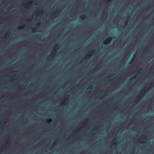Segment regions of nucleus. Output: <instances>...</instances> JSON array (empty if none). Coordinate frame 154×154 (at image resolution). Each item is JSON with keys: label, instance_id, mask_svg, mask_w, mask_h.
Returning <instances> with one entry per match:
<instances>
[{"label": "nucleus", "instance_id": "16", "mask_svg": "<svg viewBox=\"0 0 154 154\" xmlns=\"http://www.w3.org/2000/svg\"><path fill=\"white\" fill-rule=\"evenodd\" d=\"M90 56V55L89 54H88L87 56H86V57H88Z\"/></svg>", "mask_w": 154, "mask_h": 154}, {"label": "nucleus", "instance_id": "19", "mask_svg": "<svg viewBox=\"0 0 154 154\" xmlns=\"http://www.w3.org/2000/svg\"><path fill=\"white\" fill-rule=\"evenodd\" d=\"M135 76H134V77H133L132 78H130V79H134V78H135Z\"/></svg>", "mask_w": 154, "mask_h": 154}, {"label": "nucleus", "instance_id": "5", "mask_svg": "<svg viewBox=\"0 0 154 154\" xmlns=\"http://www.w3.org/2000/svg\"><path fill=\"white\" fill-rule=\"evenodd\" d=\"M85 18V16L84 15H82L80 16V18L82 19H84Z\"/></svg>", "mask_w": 154, "mask_h": 154}, {"label": "nucleus", "instance_id": "14", "mask_svg": "<svg viewBox=\"0 0 154 154\" xmlns=\"http://www.w3.org/2000/svg\"><path fill=\"white\" fill-rule=\"evenodd\" d=\"M73 135L72 134H71V135L69 136L70 137H72Z\"/></svg>", "mask_w": 154, "mask_h": 154}, {"label": "nucleus", "instance_id": "23", "mask_svg": "<svg viewBox=\"0 0 154 154\" xmlns=\"http://www.w3.org/2000/svg\"><path fill=\"white\" fill-rule=\"evenodd\" d=\"M79 127H82V126H80H80H79Z\"/></svg>", "mask_w": 154, "mask_h": 154}, {"label": "nucleus", "instance_id": "28", "mask_svg": "<svg viewBox=\"0 0 154 154\" xmlns=\"http://www.w3.org/2000/svg\"><path fill=\"white\" fill-rule=\"evenodd\" d=\"M39 25V24H38V25Z\"/></svg>", "mask_w": 154, "mask_h": 154}, {"label": "nucleus", "instance_id": "10", "mask_svg": "<svg viewBox=\"0 0 154 154\" xmlns=\"http://www.w3.org/2000/svg\"><path fill=\"white\" fill-rule=\"evenodd\" d=\"M32 30L33 31H36V29L35 28H34L33 29H32Z\"/></svg>", "mask_w": 154, "mask_h": 154}, {"label": "nucleus", "instance_id": "29", "mask_svg": "<svg viewBox=\"0 0 154 154\" xmlns=\"http://www.w3.org/2000/svg\"><path fill=\"white\" fill-rule=\"evenodd\" d=\"M16 72V71H14V72Z\"/></svg>", "mask_w": 154, "mask_h": 154}, {"label": "nucleus", "instance_id": "26", "mask_svg": "<svg viewBox=\"0 0 154 154\" xmlns=\"http://www.w3.org/2000/svg\"><path fill=\"white\" fill-rule=\"evenodd\" d=\"M135 75H137L136 74H135Z\"/></svg>", "mask_w": 154, "mask_h": 154}, {"label": "nucleus", "instance_id": "13", "mask_svg": "<svg viewBox=\"0 0 154 154\" xmlns=\"http://www.w3.org/2000/svg\"><path fill=\"white\" fill-rule=\"evenodd\" d=\"M142 140H144V139L143 138L145 137V136H142Z\"/></svg>", "mask_w": 154, "mask_h": 154}, {"label": "nucleus", "instance_id": "17", "mask_svg": "<svg viewBox=\"0 0 154 154\" xmlns=\"http://www.w3.org/2000/svg\"><path fill=\"white\" fill-rule=\"evenodd\" d=\"M53 144L51 146V148H53Z\"/></svg>", "mask_w": 154, "mask_h": 154}, {"label": "nucleus", "instance_id": "4", "mask_svg": "<svg viewBox=\"0 0 154 154\" xmlns=\"http://www.w3.org/2000/svg\"><path fill=\"white\" fill-rule=\"evenodd\" d=\"M93 86L92 85H90L88 87V89L87 90L88 91H89V89H90L91 91H91L92 89L93 88Z\"/></svg>", "mask_w": 154, "mask_h": 154}, {"label": "nucleus", "instance_id": "9", "mask_svg": "<svg viewBox=\"0 0 154 154\" xmlns=\"http://www.w3.org/2000/svg\"><path fill=\"white\" fill-rule=\"evenodd\" d=\"M94 52V51H92L91 52H90L89 54H93Z\"/></svg>", "mask_w": 154, "mask_h": 154}, {"label": "nucleus", "instance_id": "21", "mask_svg": "<svg viewBox=\"0 0 154 154\" xmlns=\"http://www.w3.org/2000/svg\"><path fill=\"white\" fill-rule=\"evenodd\" d=\"M79 129H79V128H77V130H78L77 131H79Z\"/></svg>", "mask_w": 154, "mask_h": 154}, {"label": "nucleus", "instance_id": "18", "mask_svg": "<svg viewBox=\"0 0 154 154\" xmlns=\"http://www.w3.org/2000/svg\"><path fill=\"white\" fill-rule=\"evenodd\" d=\"M56 14L55 13H54V14H52V15L53 16H54V14Z\"/></svg>", "mask_w": 154, "mask_h": 154}, {"label": "nucleus", "instance_id": "20", "mask_svg": "<svg viewBox=\"0 0 154 154\" xmlns=\"http://www.w3.org/2000/svg\"><path fill=\"white\" fill-rule=\"evenodd\" d=\"M57 45H56V46L55 48H56V49H57Z\"/></svg>", "mask_w": 154, "mask_h": 154}, {"label": "nucleus", "instance_id": "15", "mask_svg": "<svg viewBox=\"0 0 154 154\" xmlns=\"http://www.w3.org/2000/svg\"><path fill=\"white\" fill-rule=\"evenodd\" d=\"M6 146V144H4L3 146V147H5Z\"/></svg>", "mask_w": 154, "mask_h": 154}, {"label": "nucleus", "instance_id": "25", "mask_svg": "<svg viewBox=\"0 0 154 154\" xmlns=\"http://www.w3.org/2000/svg\"><path fill=\"white\" fill-rule=\"evenodd\" d=\"M82 61V60L80 62V63H81V61Z\"/></svg>", "mask_w": 154, "mask_h": 154}, {"label": "nucleus", "instance_id": "2", "mask_svg": "<svg viewBox=\"0 0 154 154\" xmlns=\"http://www.w3.org/2000/svg\"><path fill=\"white\" fill-rule=\"evenodd\" d=\"M112 38L111 37H109L108 38L103 42V44L106 45L107 44L110 43L112 39Z\"/></svg>", "mask_w": 154, "mask_h": 154}, {"label": "nucleus", "instance_id": "1", "mask_svg": "<svg viewBox=\"0 0 154 154\" xmlns=\"http://www.w3.org/2000/svg\"><path fill=\"white\" fill-rule=\"evenodd\" d=\"M149 87H148L147 86H146L145 89L142 91L141 94L138 95L136 99V100H139L141 98V96L143 95L146 92V91L148 89H149Z\"/></svg>", "mask_w": 154, "mask_h": 154}, {"label": "nucleus", "instance_id": "8", "mask_svg": "<svg viewBox=\"0 0 154 154\" xmlns=\"http://www.w3.org/2000/svg\"><path fill=\"white\" fill-rule=\"evenodd\" d=\"M24 26V25H22V26H20L18 27V29H22V28H23Z\"/></svg>", "mask_w": 154, "mask_h": 154}, {"label": "nucleus", "instance_id": "7", "mask_svg": "<svg viewBox=\"0 0 154 154\" xmlns=\"http://www.w3.org/2000/svg\"><path fill=\"white\" fill-rule=\"evenodd\" d=\"M68 100L66 98L65 100H63V102L65 103H66L68 102Z\"/></svg>", "mask_w": 154, "mask_h": 154}, {"label": "nucleus", "instance_id": "3", "mask_svg": "<svg viewBox=\"0 0 154 154\" xmlns=\"http://www.w3.org/2000/svg\"><path fill=\"white\" fill-rule=\"evenodd\" d=\"M56 50L54 49L52 53V54L49 55L48 57V58L49 59H51V58L54 55V54L56 52Z\"/></svg>", "mask_w": 154, "mask_h": 154}, {"label": "nucleus", "instance_id": "12", "mask_svg": "<svg viewBox=\"0 0 154 154\" xmlns=\"http://www.w3.org/2000/svg\"><path fill=\"white\" fill-rule=\"evenodd\" d=\"M125 25H126L127 24V22H125Z\"/></svg>", "mask_w": 154, "mask_h": 154}, {"label": "nucleus", "instance_id": "22", "mask_svg": "<svg viewBox=\"0 0 154 154\" xmlns=\"http://www.w3.org/2000/svg\"><path fill=\"white\" fill-rule=\"evenodd\" d=\"M131 62H132V60L129 63L130 64L131 63Z\"/></svg>", "mask_w": 154, "mask_h": 154}, {"label": "nucleus", "instance_id": "11", "mask_svg": "<svg viewBox=\"0 0 154 154\" xmlns=\"http://www.w3.org/2000/svg\"><path fill=\"white\" fill-rule=\"evenodd\" d=\"M28 4H29V5H30L32 4V3H29L28 4H26V5H28Z\"/></svg>", "mask_w": 154, "mask_h": 154}, {"label": "nucleus", "instance_id": "27", "mask_svg": "<svg viewBox=\"0 0 154 154\" xmlns=\"http://www.w3.org/2000/svg\"><path fill=\"white\" fill-rule=\"evenodd\" d=\"M75 132V131H74L73 132Z\"/></svg>", "mask_w": 154, "mask_h": 154}, {"label": "nucleus", "instance_id": "24", "mask_svg": "<svg viewBox=\"0 0 154 154\" xmlns=\"http://www.w3.org/2000/svg\"><path fill=\"white\" fill-rule=\"evenodd\" d=\"M2 38V39L4 38V37H3Z\"/></svg>", "mask_w": 154, "mask_h": 154}, {"label": "nucleus", "instance_id": "6", "mask_svg": "<svg viewBox=\"0 0 154 154\" xmlns=\"http://www.w3.org/2000/svg\"><path fill=\"white\" fill-rule=\"evenodd\" d=\"M51 121H52V119L51 118H49L47 120V122L48 123H49L51 122Z\"/></svg>", "mask_w": 154, "mask_h": 154}]
</instances>
